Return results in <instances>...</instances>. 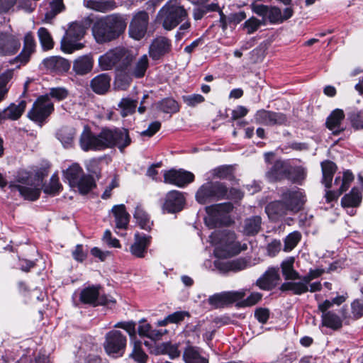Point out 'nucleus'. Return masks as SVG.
<instances>
[{
    "instance_id": "obj_10",
    "label": "nucleus",
    "mask_w": 363,
    "mask_h": 363,
    "mask_svg": "<svg viewBox=\"0 0 363 363\" xmlns=\"http://www.w3.org/2000/svg\"><path fill=\"white\" fill-rule=\"evenodd\" d=\"M340 305V296H336L331 301L325 300L318 304V310L322 313V325L333 330H337L340 327V318L337 312L329 309L334 305Z\"/></svg>"
},
{
    "instance_id": "obj_61",
    "label": "nucleus",
    "mask_w": 363,
    "mask_h": 363,
    "mask_svg": "<svg viewBox=\"0 0 363 363\" xmlns=\"http://www.w3.org/2000/svg\"><path fill=\"white\" fill-rule=\"evenodd\" d=\"M216 10L218 11V6L216 4H212L208 6L196 7L194 9L193 13L194 20H201L208 11Z\"/></svg>"
},
{
    "instance_id": "obj_56",
    "label": "nucleus",
    "mask_w": 363,
    "mask_h": 363,
    "mask_svg": "<svg viewBox=\"0 0 363 363\" xmlns=\"http://www.w3.org/2000/svg\"><path fill=\"white\" fill-rule=\"evenodd\" d=\"M69 95V91L65 87H53L50 89L48 96V99L53 98L59 101L65 99Z\"/></svg>"
},
{
    "instance_id": "obj_30",
    "label": "nucleus",
    "mask_w": 363,
    "mask_h": 363,
    "mask_svg": "<svg viewBox=\"0 0 363 363\" xmlns=\"http://www.w3.org/2000/svg\"><path fill=\"white\" fill-rule=\"evenodd\" d=\"M182 357L185 363H209L208 359L202 354V349L191 345H186Z\"/></svg>"
},
{
    "instance_id": "obj_25",
    "label": "nucleus",
    "mask_w": 363,
    "mask_h": 363,
    "mask_svg": "<svg viewBox=\"0 0 363 363\" xmlns=\"http://www.w3.org/2000/svg\"><path fill=\"white\" fill-rule=\"evenodd\" d=\"M308 272L306 276L301 277L299 281H288L283 283L280 286L281 291H291L295 295H301L308 291V284L313 280Z\"/></svg>"
},
{
    "instance_id": "obj_38",
    "label": "nucleus",
    "mask_w": 363,
    "mask_h": 363,
    "mask_svg": "<svg viewBox=\"0 0 363 363\" xmlns=\"http://www.w3.org/2000/svg\"><path fill=\"white\" fill-rule=\"evenodd\" d=\"M262 218L259 216L246 218L243 225V233L248 236L257 235L261 230Z\"/></svg>"
},
{
    "instance_id": "obj_39",
    "label": "nucleus",
    "mask_w": 363,
    "mask_h": 363,
    "mask_svg": "<svg viewBox=\"0 0 363 363\" xmlns=\"http://www.w3.org/2000/svg\"><path fill=\"white\" fill-rule=\"evenodd\" d=\"M127 18L118 13L99 17L94 13L88 16L86 23H125Z\"/></svg>"
},
{
    "instance_id": "obj_11",
    "label": "nucleus",
    "mask_w": 363,
    "mask_h": 363,
    "mask_svg": "<svg viewBox=\"0 0 363 363\" xmlns=\"http://www.w3.org/2000/svg\"><path fill=\"white\" fill-rule=\"evenodd\" d=\"M54 111V104L48 96H40L28 112V117L38 123H43Z\"/></svg>"
},
{
    "instance_id": "obj_31",
    "label": "nucleus",
    "mask_w": 363,
    "mask_h": 363,
    "mask_svg": "<svg viewBox=\"0 0 363 363\" xmlns=\"http://www.w3.org/2000/svg\"><path fill=\"white\" fill-rule=\"evenodd\" d=\"M45 68L51 72H65L70 67L69 62L61 57L52 56L43 60Z\"/></svg>"
},
{
    "instance_id": "obj_14",
    "label": "nucleus",
    "mask_w": 363,
    "mask_h": 363,
    "mask_svg": "<svg viewBox=\"0 0 363 363\" xmlns=\"http://www.w3.org/2000/svg\"><path fill=\"white\" fill-rule=\"evenodd\" d=\"M247 289L229 291L210 296L208 303L214 308H221L242 300L246 295Z\"/></svg>"
},
{
    "instance_id": "obj_53",
    "label": "nucleus",
    "mask_w": 363,
    "mask_h": 363,
    "mask_svg": "<svg viewBox=\"0 0 363 363\" xmlns=\"http://www.w3.org/2000/svg\"><path fill=\"white\" fill-rule=\"evenodd\" d=\"M62 0H51L50 10L45 13V20L51 21L54 17L64 9Z\"/></svg>"
},
{
    "instance_id": "obj_58",
    "label": "nucleus",
    "mask_w": 363,
    "mask_h": 363,
    "mask_svg": "<svg viewBox=\"0 0 363 363\" xmlns=\"http://www.w3.org/2000/svg\"><path fill=\"white\" fill-rule=\"evenodd\" d=\"M262 298V294L259 292L252 293L247 298L238 303L239 307H250L257 304Z\"/></svg>"
},
{
    "instance_id": "obj_51",
    "label": "nucleus",
    "mask_w": 363,
    "mask_h": 363,
    "mask_svg": "<svg viewBox=\"0 0 363 363\" xmlns=\"http://www.w3.org/2000/svg\"><path fill=\"white\" fill-rule=\"evenodd\" d=\"M133 216L141 228L146 230L150 229L151 223L149 216L143 208L137 207Z\"/></svg>"
},
{
    "instance_id": "obj_62",
    "label": "nucleus",
    "mask_w": 363,
    "mask_h": 363,
    "mask_svg": "<svg viewBox=\"0 0 363 363\" xmlns=\"http://www.w3.org/2000/svg\"><path fill=\"white\" fill-rule=\"evenodd\" d=\"M351 313L355 319L363 316V300H354L351 303Z\"/></svg>"
},
{
    "instance_id": "obj_1",
    "label": "nucleus",
    "mask_w": 363,
    "mask_h": 363,
    "mask_svg": "<svg viewBox=\"0 0 363 363\" xmlns=\"http://www.w3.org/2000/svg\"><path fill=\"white\" fill-rule=\"evenodd\" d=\"M44 174L41 172L35 174L20 170L15 177V181L11 182L9 188L11 191H18L24 199L35 201L40 195Z\"/></svg>"
},
{
    "instance_id": "obj_47",
    "label": "nucleus",
    "mask_w": 363,
    "mask_h": 363,
    "mask_svg": "<svg viewBox=\"0 0 363 363\" xmlns=\"http://www.w3.org/2000/svg\"><path fill=\"white\" fill-rule=\"evenodd\" d=\"M129 357L138 363H146L148 359L147 354L142 348V343L140 341H134L133 350Z\"/></svg>"
},
{
    "instance_id": "obj_26",
    "label": "nucleus",
    "mask_w": 363,
    "mask_h": 363,
    "mask_svg": "<svg viewBox=\"0 0 363 363\" xmlns=\"http://www.w3.org/2000/svg\"><path fill=\"white\" fill-rule=\"evenodd\" d=\"M279 269L270 268L259 278L256 285L262 290H271L274 288L279 280Z\"/></svg>"
},
{
    "instance_id": "obj_6",
    "label": "nucleus",
    "mask_w": 363,
    "mask_h": 363,
    "mask_svg": "<svg viewBox=\"0 0 363 363\" xmlns=\"http://www.w3.org/2000/svg\"><path fill=\"white\" fill-rule=\"evenodd\" d=\"M86 27L84 24H70L61 40V49L67 53H72L84 48V44L78 43L84 35Z\"/></svg>"
},
{
    "instance_id": "obj_23",
    "label": "nucleus",
    "mask_w": 363,
    "mask_h": 363,
    "mask_svg": "<svg viewBox=\"0 0 363 363\" xmlns=\"http://www.w3.org/2000/svg\"><path fill=\"white\" fill-rule=\"evenodd\" d=\"M35 43L33 35L28 33L24 36L23 48L21 52L13 60L10 61L11 64H18L17 67L26 65L30 58L31 55L35 52Z\"/></svg>"
},
{
    "instance_id": "obj_33",
    "label": "nucleus",
    "mask_w": 363,
    "mask_h": 363,
    "mask_svg": "<svg viewBox=\"0 0 363 363\" xmlns=\"http://www.w3.org/2000/svg\"><path fill=\"white\" fill-rule=\"evenodd\" d=\"M150 237L140 235L138 233L135 235V241L130 246V250L134 256L143 258L147 253V248L150 244Z\"/></svg>"
},
{
    "instance_id": "obj_34",
    "label": "nucleus",
    "mask_w": 363,
    "mask_h": 363,
    "mask_svg": "<svg viewBox=\"0 0 363 363\" xmlns=\"http://www.w3.org/2000/svg\"><path fill=\"white\" fill-rule=\"evenodd\" d=\"M265 211L269 218L273 220H279L289 212L282 200L268 203L265 208Z\"/></svg>"
},
{
    "instance_id": "obj_28",
    "label": "nucleus",
    "mask_w": 363,
    "mask_h": 363,
    "mask_svg": "<svg viewBox=\"0 0 363 363\" xmlns=\"http://www.w3.org/2000/svg\"><path fill=\"white\" fill-rule=\"evenodd\" d=\"M94 66V58L91 54L79 56L73 62L72 70L77 75L83 76L89 73Z\"/></svg>"
},
{
    "instance_id": "obj_48",
    "label": "nucleus",
    "mask_w": 363,
    "mask_h": 363,
    "mask_svg": "<svg viewBox=\"0 0 363 363\" xmlns=\"http://www.w3.org/2000/svg\"><path fill=\"white\" fill-rule=\"evenodd\" d=\"M157 108L166 113H174L179 111L178 103L172 98H166L161 100L157 104Z\"/></svg>"
},
{
    "instance_id": "obj_12",
    "label": "nucleus",
    "mask_w": 363,
    "mask_h": 363,
    "mask_svg": "<svg viewBox=\"0 0 363 363\" xmlns=\"http://www.w3.org/2000/svg\"><path fill=\"white\" fill-rule=\"evenodd\" d=\"M126 24H94L92 33L99 43L111 41L124 32Z\"/></svg>"
},
{
    "instance_id": "obj_59",
    "label": "nucleus",
    "mask_w": 363,
    "mask_h": 363,
    "mask_svg": "<svg viewBox=\"0 0 363 363\" xmlns=\"http://www.w3.org/2000/svg\"><path fill=\"white\" fill-rule=\"evenodd\" d=\"M354 179V175L350 169L342 171V193L348 190Z\"/></svg>"
},
{
    "instance_id": "obj_15",
    "label": "nucleus",
    "mask_w": 363,
    "mask_h": 363,
    "mask_svg": "<svg viewBox=\"0 0 363 363\" xmlns=\"http://www.w3.org/2000/svg\"><path fill=\"white\" fill-rule=\"evenodd\" d=\"M99 289L100 287L94 286L84 289L80 294V301L83 303L92 306L115 303L116 301L112 297L100 295Z\"/></svg>"
},
{
    "instance_id": "obj_45",
    "label": "nucleus",
    "mask_w": 363,
    "mask_h": 363,
    "mask_svg": "<svg viewBox=\"0 0 363 363\" xmlns=\"http://www.w3.org/2000/svg\"><path fill=\"white\" fill-rule=\"evenodd\" d=\"M294 259L291 258L281 263L282 274L286 280H296L301 279L298 272L294 269Z\"/></svg>"
},
{
    "instance_id": "obj_16",
    "label": "nucleus",
    "mask_w": 363,
    "mask_h": 363,
    "mask_svg": "<svg viewBox=\"0 0 363 363\" xmlns=\"http://www.w3.org/2000/svg\"><path fill=\"white\" fill-rule=\"evenodd\" d=\"M21 39L18 35L0 33V56H12L21 48Z\"/></svg>"
},
{
    "instance_id": "obj_63",
    "label": "nucleus",
    "mask_w": 363,
    "mask_h": 363,
    "mask_svg": "<svg viewBox=\"0 0 363 363\" xmlns=\"http://www.w3.org/2000/svg\"><path fill=\"white\" fill-rule=\"evenodd\" d=\"M74 133L72 130L62 128L57 133L58 139L65 146L69 145L73 140Z\"/></svg>"
},
{
    "instance_id": "obj_54",
    "label": "nucleus",
    "mask_w": 363,
    "mask_h": 363,
    "mask_svg": "<svg viewBox=\"0 0 363 363\" xmlns=\"http://www.w3.org/2000/svg\"><path fill=\"white\" fill-rule=\"evenodd\" d=\"M38 33L40 42L44 50H50L53 48L54 43L52 38L46 28H40Z\"/></svg>"
},
{
    "instance_id": "obj_7",
    "label": "nucleus",
    "mask_w": 363,
    "mask_h": 363,
    "mask_svg": "<svg viewBox=\"0 0 363 363\" xmlns=\"http://www.w3.org/2000/svg\"><path fill=\"white\" fill-rule=\"evenodd\" d=\"M233 209L230 202L211 205L206 208L208 217L205 218L206 224L211 228H214L226 224L228 220V213Z\"/></svg>"
},
{
    "instance_id": "obj_49",
    "label": "nucleus",
    "mask_w": 363,
    "mask_h": 363,
    "mask_svg": "<svg viewBox=\"0 0 363 363\" xmlns=\"http://www.w3.org/2000/svg\"><path fill=\"white\" fill-rule=\"evenodd\" d=\"M62 189V184L60 183L57 174H53L51 177L50 182L48 184H42V189H43L44 193L52 196L58 194Z\"/></svg>"
},
{
    "instance_id": "obj_44",
    "label": "nucleus",
    "mask_w": 363,
    "mask_h": 363,
    "mask_svg": "<svg viewBox=\"0 0 363 363\" xmlns=\"http://www.w3.org/2000/svg\"><path fill=\"white\" fill-rule=\"evenodd\" d=\"M138 105V101L130 98H123L118 106L121 108L122 117H126L135 113Z\"/></svg>"
},
{
    "instance_id": "obj_24",
    "label": "nucleus",
    "mask_w": 363,
    "mask_h": 363,
    "mask_svg": "<svg viewBox=\"0 0 363 363\" xmlns=\"http://www.w3.org/2000/svg\"><path fill=\"white\" fill-rule=\"evenodd\" d=\"M185 199L182 192L176 190L169 191L165 197L163 210L174 213L181 211L184 206Z\"/></svg>"
},
{
    "instance_id": "obj_5",
    "label": "nucleus",
    "mask_w": 363,
    "mask_h": 363,
    "mask_svg": "<svg viewBox=\"0 0 363 363\" xmlns=\"http://www.w3.org/2000/svg\"><path fill=\"white\" fill-rule=\"evenodd\" d=\"M227 186L220 182H208L202 184L196 194V201L201 204L219 200L226 197Z\"/></svg>"
},
{
    "instance_id": "obj_20",
    "label": "nucleus",
    "mask_w": 363,
    "mask_h": 363,
    "mask_svg": "<svg viewBox=\"0 0 363 363\" xmlns=\"http://www.w3.org/2000/svg\"><path fill=\"white\" fill-rule=\"evenodd\" d=\"M363 200V188L362 186H352L350 192L345 193L342 197V207L350 208L351 210L348 213L350 216L356 214L355 208L361 206Z\"/></svg>"
},
{
    "instance_id": "obj_9",
    "label": "nucleus",
    "mask_w": 363,
    "mask_h": 363,
    "mask_svg": "<svg viewBox=\"0 0 363 363\" xmlns=\"http://www.w3.org/2000/svg\"><path fill=\"white\" fill-rule=\"evenodd\" d=\"M187 20V12L176 1H168L159 11L157 23H181Z\"/></svg>"
},
{
    "instance_id": "obj_40",
    "label": "nucleus",
    "mask_w": 363,
    "mask_h": 363,
    "mask_svg": "<svg viewBox=\"0 0 363 363\" xmlns=\"http://www.w3.org/2000/svg\"><path fill=\"white\" fill-rule=\"evenodd\" d=\"M323 172V183L326 188H330L333 178V174L337 169L335 164L331 161H324L321 162Z\"/></svg>"
},
{
    "instance_id": "obj_29",
    "label": "nucleus",
    "mask_w": 363,
    "mask_h": 363,
    "mask_svg": "<svg viewBox=\"0 0 363 363\" xmlns=\"http://www.w3.org/2000/svg\"><path fill=\"white\" fill-rule=\"evenodd\" d=\"M26 107V101H21L18 105L11 104L4 111H0V123L6 120L16 121L18 119L24 112Z\"/></svg>"
},
{
    "instance_id": "obj_27",
    "label": "nucleus",
    "mask_w": 363,
    "mask_h": 363,
    "mask_svg": "<svg viewBox=\"0 0 363 363\" xmlns=\"http://www.w3.org/2000/svg\"><path fill=\"white\" fill-rule=\"evenodd\" d=\"M99 143L98 134H94L88 127H85L79 140L82 149L84 151L101 150Z\"/></svg>"
},
{
    "instance_id": "obj_19",
    "label": "nucleus",
    "mask_w": 363,
    "mask_h": 363,
    "mask_svg": "<svg viewBox=\"0 0 363 363\" xmlns=\"http://www.w3.org/2000/svg\"><path fill=\"white\" fill-rule=\"evenodd\" d=\"M290 170V162L288 160H277L265 173L267 179L270 182H279L287 179Z\"/></svg>"
},
{
    "instance_id": "obj_64",
    "label": "nucleus",
    "mask_w": 363,
    "mask_h": 363,
    "mask_svg": "<svg viewBox=\"0 0 363 363\" xmlns=\"http://www.w3.org/2000/svg\"><path fill=\"white\" fill-rule=\"evenodd\" d=\"M351 125L356 129H363V114L361 112L350 114Z\"/></svg>"
},
{
    "instance_id": "obj_35",
    "label": "nucleus",
    "mask_w": 363,
    "mask_h": 363,
    "mask_svg": "<svg viewBox=\"0 0 363 363\" xmlns=\"http://www.w3.org/2000/svg\"><path fill=\"white\" fill-rule=\"evenodd\" d=\"M111 212L115 218L116 227L118 229H126L129 223L130 215L125 205L113 206Z\"/></svg>"
},
{
    "instance_id": "obj_52",
    "label": "nucleus",
    "mask_w": 363,
    "mask_h": 363,
    "mask_svg": "<svg viewBox=\"0 0 363 363\" xmlns=\"http://www.w3.org/2000/svg\"><path fill=\"white\" fill-rule=\"evenodd\" d=\"M13 72L11 69H9L0 74V102L5 99L9 91L7 85L9 81L13 78Z\"/></svg>"
},
{
    "instance_id": "obj_17",
    "label": "nucleus",
    "mask_w": 363,
    "mask_h": 363,
    "mask_svg": "<svg viewBox=\"0 0 363 363\" xmlns=\"http://www.w3.org/2000/svg\"><path fill=\"white\" fill-rule=\"evenodd\" d=\"M172 51V42L164 36H158L151 42L148 54L152 60H159Z\"/></svg>"
},
{
    "instance_id": "obj_8",
    "label": "nucleus",
    "mask_w": 363,
    "mask_h": 363,
    "mask_svg": "<svg viewBox=\"0 0 363 363\" xmlns=\"http://www.w3.org/2000/svg\"><path fill=\"white\" fill-rule=\"evenodd\" d=\"M126 344V336L119 330H113L106 334L104 347L109 356L118 357L124 354Z\"/></svg>"
},
{
    "instance_id": "obj_42",
    "label": "nucleus",
    "mask_w": 363,
    "mask_h": 363,
    "mask_svg": "<svg viewBox=\"0 0 363 363\" xmlns=\"http://www.w3.org/2000/svg\"><path fill=\"white\" fill-rule=\"evenodd\" d=\"M307 174L306 169L302 166L292 167L290 164L289 173L287 175L288 180L292 183L301 184Z\"/></svg>"
},
{
    "instance_id": "obj_37",
    "label": "nucleus",
    "mask_w": 363,
    "mask_h": 363,
    "mask_svg": "<svg viewBox=\"0 0 363 363\" xmlns=\"http://www.w3.org/2000/svg\"><path fill=\"white\" fill-rule=\"evenodd\" d=\"M155 28H149L148 24H130L128 33L130 38L140 40L153 34Z\"/></svg>"
},
{
    "instance_id": "obj_60",
    "label": "nucleus",
    "mask_w": 363,
    "mask_h": 363,
    "mask_svg": "<svg viewBox=\"0 0 363 363\" xmlns=\"http://www.w3.org/2000/svg\"><path fill=\"white\" fill-rule=\"evenodd\" d=\"M183 101L189 106L195 107L205 101V98L199 94L185 95L182 96Z\"/></svg>"
},
{
    "instance_id": "obj_18",
    "label": "nucleus",
    "mask_w": 363,
    "mask_h": 363,
    "mask_svg": "<svg viewBox=\"0 0 363 363\" xmlns=\"http://www.w3.org/2000/svg\"><path fill=\"white\" fill-rule=\"evenodd\" d=\"M255 119L257 123L269 126L282 125L287 122V117L284 113L264 109L257 111Z\"/></svg>"
},
{
    "instance_id": "obj_2",
    "label": "nucleus",
    "mask_w": 363,
    "mask_h": 363,
    "mask_svg": "<svg viewBox=\"0 0 363 363\" xmlns=\"http://www.w3.org/2000/svg\"><path fill=\"white\" fill-rule=\"evenodd\" d=\"M98 135L101 150L117 147L123 152L131 143L128 130L125 128H103Z\"/></svg>"
},
{
    "instance_id": "obj_36",
    "label": "nucleus",
    "mask_w": 363,
    "mask_h": 363,
    "mask_svg": "<svg viewBox=\"0 0 363 363\" xmlns=\"http://www.w3.org/2000/svg\"><path fill=\"white\" fill-rule=\"evenodd\" d=\"M210 239L213 245H219L227 247L233 243L235 240V235L228 230L215 231L210 235Z\"/></svg>"
},
{
    "instance_id": "obj_50",
    "label": "nucleus",
    "mask_w": 363,
    "mask_h": 363,
    "mask_svg": "<svg viewBox=\"0 0 363 363\" xmlns=\"http://www.w3.org/2000/svg\"><path fill=\"white\" fill-rule=\"evenodd\" d=\"M157 353L168 354L171 359H174L180 356L178 345H172L169 342H164L158 345L157 347Z\"/></svg>"
},
{
    "instance_id": "obj_22",
    "label": "nucleus",
    "mask_w": 363,
    "mask_h": 363,
    "mask_svg": "<svg viewBox=\"0 0 363 363\" xmlns=\"http://www.w3.org/2000/svg\"><path fill=\"white\" fill-rule=\"evenodd\" d=\"M194 180L193 173L183 170L171 169L164 174V182L183 187Z\"/></svg>"
},
{
    "instance_id": "obj_57",
    "label": "nucleus",
    "mask_w": 363,
    "mask_h": 363,
    "mask_svg": "<svg viewBox=\"0 0 363 363\" xmlns=\"http://www.w3.org/2000/svg\"><path fill=\"white\" fill-rule=\"evenodd\" d=\"M87 6L95 11L104 12L112 8L113 4L107 0H93L87 3Z\"/></svg>"
},
{
    "instance_id": "obj_21",
    "label": "nucleus",
    "mask_w": 363,
    "mask_h": 363,
    "mask_svg": "<svg viewBox=\"0 0 363 363\" xmlns=\"http://www.w3.org/2000/svg\"><path fill=\"white\" fill-rule=\"evenodd\" d=\"M304 198V195L299 190L287 189L281 194V200L290 213H297L303 208Z\"/></svg>"
},
{
    "instance_id": "obj_55",
    "label": "nucleus",
    "mask_w": 363,
    "mask_h": 363,
    "mask_svg": "<svg viewBox=\"0 0 363 363\" xmlns=\"http://www.w3.org/2000/svg\"><path fill=\"white\" fill-rule=\"evenodd\" d=\"M301 238V235L298 231H294L290 233L284 240V250L291 251L293 250L298 243Z\"/></svg>"
},
{
    "instance_id": "obj_13",
    "label": "nucleus",
    "mask_w": 363,
    "mask_h": 363,
    "mask_svg": "<svg viewBox=\"0 0 363 363\" xmlns=\"http://www.w3.org/2000/svg\"><path fill=\"white\" fill-rule=\"evenodd\" d=\"M253 11L257 15L262 16L264 21L269 20L270 23L286 21L293 15L291 8H286L282 13L277 7L263 4L254 5Z\"/></svg>"
},
{
    "instance_id": "obj_4",
    "label": "nucleus",
    "mask_w": 363,
    "mask_h": 363,
    "mask_svg": "<svg viewBox=\"0 0 363 363\" xmlns=\"http://www.w3.org/2000/svg\"><path fill=\"white\" fill-rule=\"evenodd\" d=\"M65 178L70 186L77 187L79 192L86 194L95 186L93 177L84 174L83 169L78 164H73L63 172Z\"/></svg>"
},
{
    "instance_id": "obj_32",
    "label": "nucleus",
    "mask_w": 363,
    "mask_h": 363,
    "mask_svg": "<svg viewBox=\"0 0 363 363\" xmlns=\"http://www.w3.org/2000/svg\"><path fill=\"white\" fill-rule=\"evenodd\" d=\"M111 77L106 74H100L90 82L91 90L99 95L105 94L110 89Z\"/></svg>"
},
{
    "instance_id": "obj_3",
    "label": "nucleus",
    "mask_w": 363,
    "mask_h": 363,
    "mask_svg": "<svg viewBox=\"0 0 363 363\" xmlns=\"http://www.w3.org/2000/svg\"><path fill=\"white\" fill-rule=\"evenodd\" d=\"M134 57L132 51L119 47L101 55L99 59V63L100 67L104 70H108L116 66L122 71L130 65Z\"/></svg>"
},
{
    "instance_id": "obj_46",
    "label": "nucleus",
    "mask_w": 363,
    "mask_h": 363,
    "mask_svg": "<svg viewBox=\"0 0 363 363\" xmlns=\"http://www.w3.org/2000/svg\"><path fill=\"white\" fill-rule=\"evenodd\" d=\"M149 66V61L147 55H143L137 61L135 65L132 69L131 74L138 79L142 78L145 76V72Z\"/></svg>"
},
{
    "instance_id": "obj_43",
    "label": "nucleus",
    "mask_w": 363,
    "mask_h": 363,
    "mask_svg": "<svg viewBox=\"0 0 363 363\" xmlns=\"http://www.w3.org/2000/svg\"><path fill=\"white\" fill-rule=\"evenodd\" d=\"M325 124L334 135L339 134L340 133V109L334 110L327 118Z\"/></svg>"
},
{
    "instance_id": "obj_41",
    "label": "nucleus",
    "mask_w": 363,
    "mask_h": 363,
    "mask_svg": "<svg viewBox=\"0 0 363 363\" xmlns=\"http://www.w3.org/2000/svg\"><path fill=\"white\" fill-rule=\"evenodd\" d=\"M235 167L233 165H221L211 170L213 178L220 179H233L234 178Z\"/></svg>"
}]
</instances>
